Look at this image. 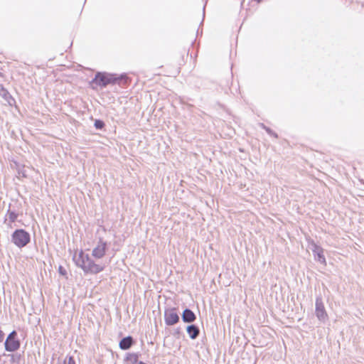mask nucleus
I'll return each instance as SVG.
<instances>
[{"mask_svg": "<svg viewBox=\"0 0 364 364\" xmlns=\"http://www.w3.org/2000/svg\"><path fill=\"white\" fill-rule=\"evenodd\" d=\"M119 77L107 73H98L96 74L94 82L97 85L105 87L109 85H114L119 80Z\"/></svg>", "mask_w": 364, "mask_h": 364, "instance_id": "nucleus-1", "label": "nucleus"}, {"mask_svg": "<svg viewBox=\"0 0 364 364\" xmlns=\"http://www.w3.org/2000/svg\"><path fill=\"white\" fill-rule=\"evenodd\" d=\"M12 240L17 247H23L30 242V235L24 230H16L12 235Z\"/></svg>", "mask_w": 364, "mask_h": 364, "instance_id": "nucleus-2", "label": "nucleus"}, {"mask_svg": "<svg viewBox=\"0 0 364 364\" xmlns=\"http://www.w3.org/2000/svg\"><path fill=\"white\" fill-rule=\"evenodd\" d=\"M20 347V341L17 338V333L13 331L5 341V349L9 352L17 350Z\"/></svg>", "mask_w": 364, "mask_h": 364, "instance_id": "nucleus-3", "label": "nucleus"}, {"mask_svg": "<svg viewBox=\"0 0 364 364\" xmlns=\"http://www.w3.org/2000/svg\"><path fill=\"white\" fill-rule=\"evenodd\" d=\"M77 264L85 272H89L91 269V259L87 252H80L75 257Z\"/></svg>", "mask_w": 364, "mask_h": 364, "instance_id": "nucleus-4", "label": "nucleus"}, {"mask_svg": "<svg viewBox=\"0 0 364 364\" xmlns=\"http://www.w3.org/2000/svg\"><path fill=\"white\" fill-rule=\"evenodd\" d=\"M165 323L168 326H173L179 321V316L175 309H171L165 311L164 314Z\"/></svg>", "mask_w": 364, "mask_h": 364, "instance_id": "nucleus-5", "label": "nucleus"}, {"mask_svg": "<svg viewBox=\"0 0 364 364\" xmlns=\"http://www.w3.org/2000/svg\"><path fill=\"white\" fill-rule=\"evenodd\" d=\"M316 314L320 320H325L327 317V313L325 310L324 305L321 299H317L316 302Z\"/></svg>", "mask_w": 364, "mask_h": 364, "instance_id": "nucleus-6", "label": "nucleus"}, {"mask_svg": "<svg viewBox=\"0 0 364 364\" xmlns=\"http://www.w3.org/2000/svg\"><path fill=\"white\" fill-rule=\"evenodd\" d=\"M105 250L106 242L100 240L95 247L93 250V255L97 257H101L105 255Z\"/></svg>", "mask_w": 364, "mask_h": 364, "instance_id": "nucleus-7", "label": "nucleus"}, {"mask_svg": "<svg viewBox=\"0 0 364 364\" xmlns=\"http://www.w3.org/2000/svg\"><path fill=\"white\" fill-rule=\"evenodd\" d=\"M182 318L184 322L191 323L196 320V317L191 310L187 309L183 311Z\"/></svg>", "mask_w": 364, "mask_h": 364, "instance_id": "nucleus-8", "label": "nucleus"}, {"mask_svg": "<svg viewBox=\"0 0 364 364\" xmlns=\"http://www.w3.org/2000/svg\"><path fill=\"white\" fill-rule=\"evenodd\" d=\"M133 344V339L131 336H127L121 340L119 348L122 350L129 349Z\"/></svg>", "mask_w": 364, "mask_h": 364, "instance_id": "nucleus-9", "label": "nucleus"}, {"mask_svg": "<svg viewBox=\"0 0 364 364\" xmlns=\"http://www.w3.org/2000/svg\"><path fill=\"white\" fill-rule=\"evenodd\" d=\"M314 252L316 253L318 260L323 264H326V260L323 255V250L318 246H316Z\"/></svg>", "mask_w": 364, "mask_h": 364, "instance_id": "nucleus-10", "label": "nucleus"}, {"mask_svg": "<svg viewBox=\"0 0 364 364\" xmlns=\"http://www.w3.org/2000/svg\"><path fill=\"white\" fill-rule=\"evenodd\" d=\"M187 332L192 339H195L199 334V329L194 325L187 327Z\"/></svg>", "mask_w": 364, "mask_h": 364, "instance_id": "nucleus-11", "label": "nucleus"}, {"mask_svg": "<svg viewBox=\"0 0 364 364\" xmlns=\"http://www.w3.org/2000/svg\"><path fill=\"white\" fill-rule=\"evenodd\" d=\"M126 360L128 364H138L139 363V355L136 353H129L126 357Z\"/></svg>", "mask_w": 364, "mask_h": 364, "instance_id": "nucleus-12", "label": "nucleus"}, {"mask_svg": "<svg viewBox=\"0 0 364 364\" xmlns=\"http://www.w3.org/2000/svg\"><path fill=\"white\" fill-rule=\"evenodd\" d=\"M8 218L10 222L14 223L16 220L18 218V215L14 212H9L8 213Z\"/></svg>", "mask_w": 364, "mask_h": 364, "instance_id": "nucleus-13", "label": "nucleus"}, {"mask_svg": "<svg viewBox=\"0 0 364 364\" xmlns=\"http://www.w3.org/2000/svg\"><path fill=\"white\" fill-rule=\"evenodd\" d=\"M63 364H75V362L73 357L69 356L65 358Z\"/></svg>", "mask_w": 364, "mask_h": 364, "instance_id": "nucleus-14", "label": "nucleus"}, {"mask_svg": "<svg viewBox=\"0 0 364 364\" xmlns=\"http://www.w3.org/2000/svg\"><path fill=\"white\" fill-rule=\"evenodd\" d=\"M105 126V123L101 120H96L95 122V127L97 129H102Z\"/></svg>", "mask_w": 364, "mask_h": 364, "instance_id": "nucleus-15", "label": "nucleus"}, {"mask_svg": "<svg viewBox=\"0 0 364 364\" xmlns=\"http://www.w3.org/2000/svg\"><path fill=\"white\" fill-rule=\"evenodd\" d=\"M103 266L102 265H93L92 264V272H99L103 269Z\"/></svg>", "mask_w": 364, "mask_h": 364, "instance_id": "nucleus-16", "label": "nucleus"}, {"mask_svg": "<svg viewBox=\"0 0 364 364\" xmlns=\"http://www.w3.org/2000/svg\"><path fill=\"white\" fill-rule=\"evenodd\" d=\"M4 338V333L1 330H0V343L3 341Z\"/></svg>", "mask_w": 364, "mask_h": 364, "instance_id": "nucleus-17", "label": "nucleus"}, {"mask_svg": "<svg viewBox=\"0 0 364 364\" xmlns=\"http://www.w3.org/2000/svg\"><path fill=\"white\" fill-rule=\"evenodd\" d=\"M60 273L65 275V270H63V268L60 267L59 269Z\"/></svg>", "mask_w": 364, "mask_h": 364, "instance_id": "nucleus-18", "label": "nucleus"}, {"mask_svg": "<svg viewBox=\"0 0 364 364\" xmlns=\"http://www.w3.org/2000/svg\"><path fill=\"white\" fill-rule=\"evenodd\" d=\"M253 1L259 4V3H261L262 1H263L264 0H253Z\"/></svg>", "mask_w": 364, "mask_h": 364, "instance_id": "nucleus-19", "label": "nucleus"}]
</instances>
